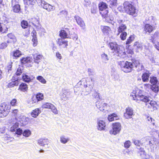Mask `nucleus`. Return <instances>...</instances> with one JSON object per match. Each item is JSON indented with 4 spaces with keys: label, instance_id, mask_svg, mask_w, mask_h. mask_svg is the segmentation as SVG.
Segmentation results:
<instances>
[{
    "label": "nucleus",
    "instance_id": "obj_1",
    "mask_svg": "<svg viewBox=\"0 0 159 159\" xmlns=\"http://www.w3.org/2000/svg\"><path fill=\"white\" fill-rule=\"evenodd\" d=\"M123 6L124 10L127 14L134 16L137 14L138 10L136 9L135 6L129 2H125L123 4Z\"/></svg>",
    "mask_w": 159,
    "mask_h": 159
},
{
    "label": "nucleus",
    "instance_id": "obj_2",
    "mask_svg": "<svg viewBox=\"0 0 159 159\" xmlns=\"http://www.w3.org/2000/svg\"><path fill=\"white\" fill-rule=\"evenodd\" d=\"M119 64L121 70L125 73L130 72L133 68L132 63L128 61H120Z\"/></svg>",
    "mask_w": 159,
    "mask_h": 159
},
{
    "label": "nucleus",
    "instance_id": "obj_3",
    "mask_svg": "<svg viewBox=\"0 0 159 159\" xmlns=\"http://www.w3.org/2000/svg\"><path fill=\"white\" fill-rule=\"evenodd\" d=\"M133 100L136 101H142L145 102H149L150 101V98L141 93H133L131 95Z\"/></svg>",
    "mask_w": 159,
    "mask_h": 159
},
{
    "label": "nucleus",
    "instance_id": "obj_4",
    "mask_svg": "<svg viewBox=\"0 0 159 159\" xmlns=\"http://www.w3.org/2000/svg\"><path fill=\"white\" fill-rule=\"evenodd\" d=\"M94 79L92 78H91L90 80L87 81L86 84H84V87L85 88V94L86 95L89 94L93 89L94 85Z\"/></svg>",
    "mask_w": 159,
    "mask_h": 159
},
{
    "label": "nucleus",
    "instance_id": "obj_5",
    "mask_svg": "<svg viewBox=\"0 0 159 159\" xmlns=\"http://www.w3.org/2000/svg\"><path fill=\"white\" fill-rule=\"evenodd\" d=\"M112 129L110 131V133L111 134L116 135L119 133L121 129V125L119 122L113 123L112 125Z\"/></svg>",
    "mask_w": 159,
    "mask_h": 159
},
{
    "label": "nucleus",
    "instance_id": "obj_6",
    "mask_svg": "<svg viewBox=\"0 0 159 159\" xmlns=\"http://www.w3.org/2000/svg\"><path fill=\"white\" fill-rule=\"evenodd\" d=\"M39 2L41 3V7L48 11H51L55 10L54 6H52L44 0H39Z\"/></svg>",
    "mask_w": 159,
    "mask_h": 159
},
{
    "label": "nucleus",
    "instance_id": "obj_7",
    "mask_svg": "<svg viewBox=\"0 0 159 159\" xmlns=\"http://www.w3.org/2000/svg\"><path fill=\"white\" fill-rule=\"evenodd\" d=\"M19 127V123L16 122L12 125L10 129V130L12 132H15V134L18 135H21L22 133V130Z\"/></svg>",
    "mask_w": 159,
    "mask_h": 159
},
{
    "label": "nucleus",
    "instance_id": "obj_8",
    "mask_svg": "<svg viewBox=\"0 0 159 159\" xmlns=\"http://www.w3.org/2000/svg\"><path fill=\"white\" fill-rule=\"evenodd\" d=\"M96 106L99 110L103 112L108 111V107L106 103L98 101L96 102Z\"/></svg>",
    "mask_w": 159,
    "mask_h": 159
},
{
    "label": "nucleus",
    "instance_id": "obj_9",
    "mask_svg": "<svg viewBox=\"0 0 159 159\" xmlns=\"http://www.w3.org/2000/svg\"><path fill=\"white\" fill-rule=\"evenodd\" d=\"M116 55L122 58H124L126 57V54L125 52V49L122 47L119 46L115 51Z\"/></svg>",
    "mask_w": 159,
    "mask_h": 159
},
{
    "label": "nucleus",
    "instance_id": "obj_10",
    "mask_svg": "<svg viewBox=\"0 0 159 159\" xmlns=\"http://www.w3.org/2000/svg\"><path fill=\"white\" fill-rule=\"evenodd\" d=\"M153 39L152 42L154 44V46L159 50V33L156 32L153 36Z\"/></svg>",
    "mask_w": 159,
    "mask_h": 159
},
{
    "label": "nucleus",
    "instance_id": "obj_11",
    "mask_svg": "<svg viewBox=\"0 0 159 159\" xmlns=\"http://www.w3.org/2000/svg\"><path fill=\"white\" fill-rule=\"evenodd\" d=\"M125 21L122 20H118V22L119 24V26L117 29V31L118 32V35L120 33L125 32L126 29L127 27L125 24H124Z\"/></svg>",
    "mask_w": 159,
    "mask_h": 159
},
{
    "label": "nucleus",
    "instance_id": "obj_12",
    "mask_svg": "<svg viewBox=\"0 0 159 159\" xmlns=\"http://www.w3.org/2000/svg\"><path fill=\"white\" fill-rule=\"evenodd\" d=\"M34 19L35 22L34 21L32 23L33 25L34 26V27H36V28L37 30L39 32L44 33H46L45 30L39 24V21L36 19Z\"/></svg>",
    "mask_w": 159,
    "mask_h": 159
},
{
    "label": "nucleus",
    "instance_id": "obj_13",
    "mask_svg": "<svg viewBox=\"0 0 159 159\" xmlns=\"http://www.w3.org/2000/svg\"><path fill=\"white\" fill-rule=\"evenodd\" d=\"M10 107L7 105L5 103H3L0 105V111L2 110L4 111V114L7 115L10 111Z\"/></svg>",
    "mask_w": 159,
    "mask_h": 159
},
{
    "label": "nucleus",
    "instance_id": "obj_14",
    "mask_svg": "<svg viewBox=\"0 0 159 159\" xmlns=\"http://www.w3.org/2000/svg\"><path fill=\"white\" fill-rule=\"evenodd\" d=\"M133 113L132 109L130 107H128L126 109V112L124 114V116L127 119L131 118Z\"/></svg>",
    "mask_w": 159,
    "mask_h": 159
},
{
    "label": "nucleus",
    "instance_id": "obj_15",
    "mask_svg": "<svg viewBox=\"0 0 159 159\" xmlns=\"http://www.w3.org/2000/svg\"><path fill=\"white\" fill-rule=\"evenodd\" d=\"M97 129L99 130H103L105 129L106 124L105 122L102 120H98L97 121Z\"/></svg>",
    "mask_w": 159,
    "mask_h": 159
},
{
    "label": "nucleus",
    "instance_id": "obj_16",
    "mask_svg": "<svg viewBox=\"0 0 159 159\" xmlns=\"http://www.w3.org/2000/svg\"><path fill=\"white\" fill-rule=\"evenodd\" d=\"M137 149L138 150V154L143 159H146L147 153L143 148L140 147L137 148Z\"/></svg>",
    "mask_w": 159,
    "mask_h": 159
},
{
    "label": "nucleus",
    "instance_id": "obj_17",
    "mask_svg": "<svg viewBox=\"0 0 159 159\" xmlns=\"http://www.w3.org/2000/svg\"><path fill=\"white\" fill-rule=\"evenodd\" d=\"M57 42L59 46H61L62 48H66L67 46L68 45V41L63 39H57Z\"/></svg>",
    "mask_w": 159,
    "mask_h": 159
},
{
    "label": "nucleus",
    "instance_id": "obj_18",
    "mask_svg": "<svg viewBox=\"0 0 159 159\" xmlns=\"http://www.w3.org/2000/svg\"><path fill=\"white\" fill-rule=\"evenodd\" d=\"M75 18L77 24L80 25V27L82 28L84 27L85 26V24L82 18L78 16H75Z\"/></svg>",
    "mask_w": 159,
    "mask_h": 159
},
{
    "label": "nucleus",
    "instance_id": "obj_19",
    "mask_svg": "<svg viewBox=\"0 0 159 159\" xmlns=\"http://www.w3.org/2000/svg\"><path fill=\"white\" fill-rule=\"evenodd\" d=\"M43 99V95L42 93H39L35 96L33 97L32 98L33 103H35Z\"/></svg>",
    "mask_w": 159,
    "mask_h": 159
},
{
    "label": "nucleus",
    "instance_id": "obj_20",
    "mask_svg": "<svg viewBox=\"0 0 159 159\" xmlns=\"http://www.w3.org/2000/svg\"><path fill=\"white\" fill-rule=\"evenodd\" d=\"M101 29L103 33L105 35H108L110 32L111 29L109 26L102 25L101 26Z\"/></svg>",
    "mask_w": 159,
    "mask_h": 159
},
{
    "label": "nucleus",
    "instance_id": "obj_21",
    "mask_svg": "<svg viewBox=\"0 0 159 159\" xmlns=\"http://www.w3.org/2000/svg\"><path fill=\"white\" fill-rule=\"evenodd\" d=\"M119 119V117L117 115L113 113L109 115L107 117V119L110 121H112L115 120H117Z\"/></svg>",
    "mask_w": 159,
    "mask_h": 159
},
{
    "label": "nucleus",
    "instance_id": "obj_22",
    "mask_svg": "<svg viewBox=\"0 0 159 159\" xmlns=\"http://www.w3.org/2000/svg\"><path fill=\"white\" fill-rule=\"evenodd\" d=\"M18 90L23 92H27L28 90V85L25 83H22L20 85Z\"/></svg>",
    "mask_w": 159,
    "mask_h": 159
},
{
    "label": "nucleus",
    "instance_id": "obj_23",
    "mask_svg": "<svg viewBox=\"0 0 159 159\" xmlns=\"http://www.w3.org/2000/svg\"><path fill=\"white\" fill-rule=\"evenodd\" d=\"M101 57L102 62L104 63H107L109 60V57L108 55L105 53H103L102 54Z\"/></svg>",
    "mask_w": 159,
    "mask_h": 159
},
{
    "label": "nucleus",
    "instance_id": "obj_24",
    "mask_svg": "<svg viewBox=\"0 0 159 159\" xmlns=\"http://www.w3.org/2000/svg\"><path fill=\"white\" fill-rule=\"evenodd\" d=\"M153 30V27L151 25L148 24L145 25L144 28V30L146 32L150 33Z\"/></svg>",
    "mask_w": 159,
    "mask_h": 159
},
{
    "label": "nucleus",
    "instance_id": "obj_25",
    "mask_svg": "<svg viewBox=\"0 0 159 159\" xmlns=\"http://www.w3.org/2000/svg\"><path fill=\"white\" fill-rule=\"evenodd\" d=\"M150 76L149 74L147 73H143L142 75V79L143 82H147L149 80Z\"/></svg>",
    "mask_w": 159,
    "mask_h": 159
},
{
    "label": "nucleus",
    "instance_id": "obj_26",
    "mask_svg": "<svg viewBox=\"0 0 159 159\" xmlns=\"http://www.w3.org/2000/svg\"><path fill=\"white\" fill-rule=\"evenodd\" d=\"M43 57V56L40 55H34V61L35 62L39 63Z\"/></svg>",
    "mask_w": 159,
    "mask_h": 159
},
{
    "label": "nucleus",
    "instance_id": "obj_27",
    "mask_svg": "<svg viewBox=\"0 0 159 159\" xmlns=\"http://www.w3.org/2000/svg\"><path fill=\"white\" fill-rule=\"evenodd\" d=\"M41 112L40 110L36 108L31 113V115L33 117H36Z\"/></svg>",
    "mask_w": 159,
    "mask_h": 159
},
{
    "label": "nucleus",
    "instance_id": "obj_28",
    "mask_svg": "<svg viewBox=\"0 0 159 159\" xmlns=\"http://www.w3.org/2000/svg\"><path fill=\"white\" fill-rule=\"evenodd\" d=\"M151 90L154 93V96H155L157 95L159 91V88L158 86L156 85H152L151 88Z\"/></svg>",
    "mask_w": 159,
    "mask_h": 159
},
{
    "label": "nucleus",
    "instance_id": "obj_29",
    "mask_svg": "<svg viewBox=\"0 0 159 159\" xmlns=\"http://www.w3.org/2000/svg\"><path fill=\"white\" fill-rule=\"evenodd\" d=\"M20 120L19 121L23 124H25L27 123V122L28 120V119L26 118V117L24 116L21 115L20 116Z\"/></svg>",
    "mask_w": 159,
    "mask_h": 159
},
{
    "label": "nucleus",
    "instance_id": "obj_30",
    "mask_svg": "<svg viewBox=\"0 0 159 159\" xmlns=\"http://www.w3.org/2000/svg\"><path fill=\"white\" fill-rule=\"evenodd\" d=\"M109 45L111 49L113 50L114 52L119 47L115 42H111L109 43Z\"/></svg>",
    "mask_w": 159,
    "mask_h": 159
},
{
    "label": "nucleus",
    "instance_id": "obj_31",
    "mask_svg": "<svg viewBox=\"0 0 159 159\" xmlns=\"http://www.w3.org/2000/svg\"><path fill=\"white\" fill-rule=\"evenodd\" d=\"M24 2L27 5L31 6L36 4V0H25Z\"/></svg>",
    "mask_w": 159,
    "mask_h": 159
},
{
    "label": "nucleus",
    "instance_id": "obj_32",
    "mask_svg": "<svg viewBox=\"0 0 159 159\" xmlns=\"http://www.w3.org/2000/svg\"><path fill=\"white\" fill-rule=\"evenodd\" d=\"M150 79V82L153 85H156L158 82L157 79L156 77L153 76H151Z\"/></svg>",
    "mask_w": 159,
    "mask_h": 159
},
{
    "label": "nucleus",
    "instance_id": "obj_33",
    "mask_svg": "<svg viewBox=\"0 0 159 159\" xmlns=\"http://www.w3.org/2000/svg\"><path fill=\"white\" fill-rule=\"evenodd\" d=\"M99 9L100 11L107 9V6L104 2H102L99 5Z\"/></svg>",
    "mask_w": 159,
    "mask_h": 159
},
{
    "label": "nucleus",
    "instance_id": "obj_34",
    "mask_svg": "<svg viewBox=\"0 0 159 159\" xmlns=\"http://www.w3.org/2000/svg\"><path fill=\"white\" fill-rule=\"evenodd\" d=\"M68 92L66 90L64 89L62 90V93L61 96L62 99L66 100L67 99V95Z\"/></svg>",
    "mask_w": 159,
    "mask_h": 159
},
{
    "label": "nucleus",
    "instance_id": "obj_35",
    "mask_svg": "<svg viewBox=\"0 0 159 159\" xmlns=\"http://www.w3.org/2000/svg\"><path fill=\"white\" fill-rule=\"evenodd\" d=\"M106 20L107 22L111 23L112 25H113L114 24V21H113L114 20V18L113 16H111L109 17L108 16L105 17Z\"/></svg>",
    "mask_w": 159,
    "mask_h": 159
},
{
    "label": "nucleus",
    "instance_id": "obj_36",
    "mask_svg": "<svg viewBox=\"0 0 159 159\" xmlns=\"http://www.w3.org/2000/svg\"><path fill=\"white\" fill-rule=\"evenodd\" d=\"M59 35L61 37V38L64 39L67 38V34L66 31L64 30H61L60 31Z\"/></svg>",
    "mask_w": 159,
    "mask_h": 159
},
{
    "label": "nucleus",
    "instance_id": "obj_37",
    "mask_svg": "<svg viewBox=\"0 0 159 159\" xmlns=\"http://www.w3.org/2000/svg\"><path fill=\"white\" fill-rule=\"evenodd\" d=\"M20 10V6L18 4L14 5L13 7V10L15 12H18Z\"/></svg>",
    "mask_w": 159,
    "mask_h": 159
},
{
    "label": "nucleus",
    "instance_id": "obj_38",
    "mask_svg": "<svg viewBox=\"0 0 159 159\" xmlns=\"http://www.w3.org/2000/svg\"><path fill=\"white\" fill-rule=\"evenodd\" d=\"M52 104L50 103L46 102L43 104L42 105V107L43 108H51Z\"/></svg>",
    "mask_w": 159,
    "mask_h": 159
},
{
    "label": "nucleus",
    "instance_id": "obj_39",
    "mask_svg": "<svg viewBox=\"0 0 159 159\" xmlns=\"http://www.w3.org/2000/svg\"><path fill=\"white\" fill-rule=\"evenodd\" d=\"M21 55V52L19 50H17L13 52V56L16 57H19Z\"/></svg>",
    "mask_w": 159,
    "mask_h": 159
},
{
    "label": "nucleus",
    "instance_id": "obj_40",
    "mask_svg": "<svg viewBox=\"0 0 159 159\" xmlns=\"http://www.w3.org/2000/svg\"><path fill=\"white\" fill-rule=\"evenodd\" d=\"M22 79L24 81L26 82H29L31 80L30 77L26 74L23 75Z\"/></svg>",
    "mask_w": 159,
    "mask_h": 159
},
{
    "label": "nucleus",
    "instance_id": "obj_41",
    "mask_svg": "<svg viewBox=\"0 0 159 159\" xmlns=\"http://www.w3.org/2000/svg\"><path fill=\"white\" fill-rule=\"evenodd\" d=\"M18 84V81L16 80L14 81H12L9 83L8 85V87L11 88L17 85Z\"/></svg>",
    "mask_w": 159,
    "mask_h": 159
},
{
    "label": "nucleus",
    "instance_id": "obj_42",
    "mask_svg": "<svg viewBox=\"0 0 159 159\" xmlns=\"http://www.w3.org/2000/svg\"><path fill=\"white\" fill-rule=\"evenodd\" d=\"M141 140H134L133 141L134 144L137 146V148H140V146L143 144V142L141 141Z\"/></svg>",
    "mask_w": 159,
    "mask_h": 159
},
{
    "label": "nucleus",
    "instance_id": "obj_43",
    "mask_svg": "<svg viewBox=\"0 0 159 159\" xmlns=\"http://www.w3.org/2000/svg\"><path fill=\"white\" fill-rule=\"evenodd\" d=\"M42 84H45L46 83V80L41 76H38L36 78Z\"/></svg>",
    "mask_w": 159,
    "mask_h": 159
},
{
    "label": "nucleus",
    "instance_id": "obj_44",
    "mask_svg": "<svg viewBox=\"0 0 159 159\" xmlns=\"http://www.w3.org/2000/svg\"><path fill=\"white\" fill-rule=\"evenodd\" d=\"M108 11L107 9L100 11V13L103 17H105L108 16Z\"/></svg>",
    "mask_w": 159,
    "mask_h": 159
},
{
    "label": "nucleus",
    "instance_id": "obj_45",
    "mask_svg": "<svg viewBox=\"0 0 159 159\" xmlns=\"http://www.w3.org/2000/svg\"><path fill=\"white\" fill-rule=\"evenodd\" d=\"M146 120L148 123H151L153 125H155V120L150 116H148L146 118Z\"/></svg>",
    "mask_w": 159,
    "mask_h": 159
},
{
    "label": "nucleus",
    "instance_id": "obj_46",
    "mask_svg": "<svg viewBox=\"0 0 159 159\" xmlns=\"http://www.w3.org/2000/svg\"><path fill=\"white\" fill-rule=\"evenodd\" d=\"M23 70V68L22 66H19L17 69L16 73V75H20L22 73Z\"/></svg>",
    "mask_w": 159,
    "mask_h": 159
},
{
    "label": "nucleus",
    "instance_id": "obj_47",
    "mask_svg": "<svg viewBox=\"0 0 159 159\" xmlns=\"http://www.w3.org/2000/svg\"><path fill=\"white\" fill-rule=\"evenodd\" d=\"M22 134L25 137H28L31 134V132L29 130H25L23 132Z\"/></svg>",
    "mask_w": 159,
    "mask_h": 159
},
{
    "label": "nucleus",
    "instance_id": "obj_48",
    "mask_svg": "<svg viewBox=\"0 0 159 159\" xmlns=\"http://www.w3.org/2000/svg\"><path fill=\"white\" fill-rule=\"evenodd\" d=\"M50 109L55 114H57L58 113V111L56 107L52 104Z\"/></svg>",
    "mask_w": 159,
    "mask_h": 159
},
{
    "label": "nucleus",
    "instance_id": "obj_49",
    "mask_svg": "<svg viewBox=\"0 0 159 159\" xmlns=\"http://www.w3.org/2000/svg\"><path fill=\"white\" fill-rule=\"evenodd\" d=\"M97 7L96 5H93L91 8V12L92 13L95 14L96 13L97 11Z\"/></svg>",
    "mask_w": 159,
    "mask_h": 159
},
{
    "label": "nucleus",
    "instance_id": "obj_50",
    "mask_svg": "<svg viewBox=\"0 0 159 159\" xmlns=\"http://www.w3.org/2000/svg\"><path fill=\"white\" fill-rule=\"evenodd\" d=\"M30 57L23 58L21 60V61L23 64H25L26 63L30 62Z\"/></svg>",
    "mask_w": 159,
    "mask_h": 159
},
{
    "label": "nucleus",
    "instance_id": "obj_51",
    "mask_svg": "<svg viewBox=\"0 0 159 159\" xmlns=\"http://www.w3.org/2000/svg\"><path fill=\"white\" fill-rule=\"evenodd\" d=\"M134 39V36L131 35L127 39L126 42V44H129L132 41H133Z\"/></svg>",
    "mask_w": 159,
    "mask_h": 159
},
{
    "label": "nucleus",
    "instance_id": "obj_52",
    "mask_svg": "<svg viewBox=\"0 0 159 159\" xmlns=\"http://www.w3.org/2000/svg\"><path fill=\"white\" fill-rule=\"evenodd\" d=\"M143 87L144 89L148 91L149 89H151V88L152 87V85L149 84H144L143 85Z\"/></svg>",
    "mask_w": 159,
    "mask_h": 159
},
{
    "label": "nucleus",
    "instance_id": "obj_53",
    "mask_svg": "<svg viewBox=\"0 0 159 159\" xmlns=\"http://www.w3.org/2000/svg\"><path fill=\"white\" fill-rule=\"evenodd\" d=\"M8 37L11 39H12L13 41L16 42V41L15 36L12 33H9L7 34Z\"/></svg>",
    "mask_w": 159,
    "mask_h": 159
},
{
    "label": "nucleus",
    "instance_id": "obj_54",
    "mask_svg": "<svg viewBox=\"0 0 159 159\" xmlns=\"http://www.w3.org/2000/svg\"><path fill=\"white\" fill-rule=\"evenodd\" d=\"M88 72L89 76L94 75L95 74V72L94 70L91 68H89L88 69Z\"/></svg>",
    "mask_w": 159,
    "mask_h": 159
},
{
    "label": "nucleus",
    "instance_id": "obj_55",
    "mask_svg": "<svg viewBox=\"0 0 159 159\" xmlns=\"http://www.w3.org/2000/svg\"><path fill=\"white\" fill-rule=\"evenodd\" d=\"M28 25V23L26 21L23 20L21 22V26L23 28H26Z\"/></svg>",
    "mask_w": 159,
    "mask_h": 159
},
{
    "label": "nucleus",
    "instance_id": "obj_56",
    "mask_svg": "<svg viewBox=\"0 0 159 159\" xmlns=\"http://www.w3.org/2000/svg\"><path fill=\"white\" fill-rule=\"evenodd\" d=\"M82 3L85 7H87L90 4V2L88 1L84 0L82 2Z\"/></svg>",
    "mask_w": 159,
    "mask_h": 159
},
{
    "label": "nucleus",
    "instance_id": "obj_57",
    "mask_svg": "<svg viewBox=\"0 0 159 159\" xmlns=\"http://www.w3.org/2000/svg\"><path fill=\"white\" fill-rule=\"evenodd\" d=\"M127 35V34L125 32H122L120 35L121 39L123 40H125L126 38Z\"/></svg>",
    "mask_w": 159,
    "mask_h": 159
},
{
    "label": "nucleus",
    "instance_id": "obj_58",
    "mask_svg": "<svg viewBox=\"0 0 159 159\" xmlns=\"http://www.w3.org/2000/svg\"><path fill=\"white\" fill-rule=\"evenodd\" d=\"M134 46L135 48H137L138 49H141L142 45L141 44L139 43L138 42H135L134 44Z\"/></svg>",
    "mask_w": 159,
    "mask_h": 159
},
{
    "label": "nucleus",
    "instance_id": "obj_59",
    "mask_svg": "<svg viewBox=\"0 0 159 159\" xmlns=\"http://www.w3.org/2000/svg\"><path fill=\"white\" fill-rule=\"evenodd\" d=\"M92 96L95 98H99L100 99L99 93L96 91L93 92L92 94Z\"/></svg>",
    "mask_w": 159,
    "mask_h": 159
},
{
    "label": "nucleus",
    "instance_id": "obj_60",
    "mask_svg": "<svg viewBox=\"0 0 159 159\" xmlns=\"http://www.w3.org/2000/svg\"><path fill=\"white\" fill-rule=\"evenodd\" d=\"M131 144V142L129 140L126 141L124 144V146L126 148H129Z\"/></svg>",
    "mask_w": 159,
    "mask_h": 159
},
{
    "label": "nucleus",
    "instance_id": "obj_61",
    "mask_svg": "<svg viewBox=\"0 0 159 159\" xmlns=\"http://www.w3.org/2000/svg\"><path fill=\"white\" fill-rule=\"evenodd\" d=\"M32 41L33 42V46L35 47L36 46L37 44V39L36 36H35L33 37L32 39Z\"/></svg>",
    "mask_w": 159,
    "mask_h": 159
},
{
    "label": "nucleus",
    "instance_id": "obj_62",
    "mask_svg": "<svg viewBox=\"0 0 159 159\" xmlns=\"http://www.w3.org/2000/svg\"><path fill=\"white\" fill-rule=\"evenodd\" d=\"M17 104V100L15 98L12 99L10 102V104L12 106H16Z\"/></svg>",
    "mask_w": 159,
    "mask_h": 159
},
{
    "label": "nucleus",
    "instance_id": "obj_63",
    "mask_svg": "<svg viewBox=\"0 0 159 159\" xmlns=\"http://www.w3.org/2000/svg\"><path fill=\"white\" fill-rule=\"evenodd\" d=\"M7 46V43L6 42L2 43L0 44V49H3L5 48Z\"/></svg>",
    "mask_w": 159,
    "mask_h": 159
},
{
    "label": "nucleus",
    "instance_id": "obj_64",
    "mask_svg": "<svg viewBox=\"0 0 159 159\" xmlns=\"http://www.w3.org/2000/svg\"><path fill=\"white\" fill-rule=\"evenodd\" d=\"M12 113L13 116L16 117L18 115V110L16 109L12 110Z\"/></svg>",
    "mask_w": 159,
    "mask_h": 159
}]
</instances>
